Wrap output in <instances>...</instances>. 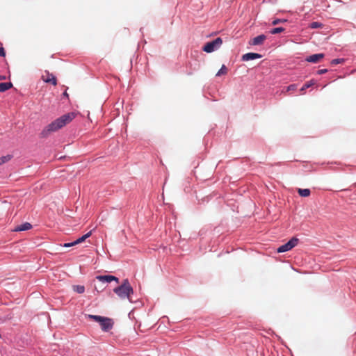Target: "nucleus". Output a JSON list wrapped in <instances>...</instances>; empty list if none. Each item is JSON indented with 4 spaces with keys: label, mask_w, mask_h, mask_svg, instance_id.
I'll return each instance as SVG.
<instances>
[{
    "label": "nucleus",
    "mask_w": 356,
    "mask_h": 356,
    "mask_svg": "<svg viewBox=\"0 0 356 356\" xmlns=\"http://www.w3.org/2000/svg\"><path fill=\"white\" fill-rule=\"evenodd\" d=\"M75 117L76 113L74 112L68 113L60 116L48 124L42 131L41 136L44 138L48 136L51 133L55 132L69 124L75 118Z\"/></svg>",
    "instance_id": "nucleus-1"
},
{
    "label": "nucleus",
    "mask_w": 356,
    "mask_h": 356,
    "mask_svg": "<svg viewBox=\"0 0 356 356\" xmlns=\"http://www.w3.org/2000/svg\"><path fill=\"white\" fill-rule=\"evenodd\" d=\"M114 292L122 299L129 298L131 293H133V289L128 280H124L123 283L114 289Z\"/></svg>",
    "instance_id": "nucleus-2"
},
{
    "label": "nucleus",
    "mask_w": 356,
    "mask_h": 356,
    "mask_svg": "<svg viewBox=\"0 0 356 356\" xmlns=\"http://www.w3.org/2000/svg\"><path fill=\"white\" fill-rule=\"evenodd\" d=\"M222 44V40L220 38H217L211 42L205 44L202 49L207 53H211L218 49Z\"/></svg>",
    "instance_id": "nucleus-3"
},
{
    "label": "nucleus",
    "mask_w": 356,
    "mask_h": 356,
    "mask_svg": "<svg viewBox=\"0 0 356 356\" xmlns=\"http://www.w3.org/2000/svg\"><path fill=\"white\" fill-rule=\"evenodd\" d=\"M298 243V239L296 237L292 238L290 241H289L286 243L280 246L277 251V252H285L290 250H291L293 248L297 245Z\"/></svg>",
    "instance_id": "nucleus-4"
},
{
    "label": "nucleus",
    "mask_w": 356,
    "mask_h": 356,
    "mask_svg": "<svg viewBox=\"0 0 356 356\" xmlns=\"http://www.w3.org/2000/svg\"><path fill=\"white\" fill-rule=\"evenodd\" d=\"M42 80L46 83H50L54 86L57 85V80L55 76L50 74L49 72H45L44 74L42 76Z\"/></svg>",
    "instance_id": "nucleus-5"
},
{
    "label": "nucleus",
    "mask_w": 356,
    "mask_h": 356,
    "mask_svg": "<svg viewBox=\"0 0 356 356\" xmlns=\"http://www.w3.org/2000/svg\"><path fill=\"white\" fill-rule=\"evenodd\" d=\"M99 323L102 330L104 331H108L113 327L111 319L108 318L103 317Z\"/></svg>",
    "instance_id": "nucleus-6"
},
{
    "label": "nucleus",
    "mask_w": 356,
    "mask_h": 356,
    "mask_svg": "<svg viewBox=\"0 0 356 356\" xmlns=\"http://www.w3.org/2000/svg\"><path fill=\"white\" fill-rule=\"evenodd\" d=\"M96 279L102 283H110L112 281L119 282V279L113 275H98Z\"/></svg>",
    "instance_id": "nucleus-7"
},
{
    "label": "nucleus",
    "mask_w": 356,
    "mask_h": 356,
    "mask_svg": "<svg viewBox=\"0 0 356 356\" xmlns=\"http://www.w3.org/2000/svg\"><path fill=\"white\" fill-rule=\"evenodd\" d=\"M266 36L264 34L259 35L249 41V44L252 46L261 45L266 40Z\"/></svg>",
    "instance_id": "nucleus-8"
},
{
    "label": "nucleus",
    "mask_w": 356,
    "mask_h": 356,
    "mask_svg": "<svg viewBox=\"0 0 356 356\" xmlns=\"http://www.w3.org/2000/svg\"><path fill=\"white\" fill-rule=\"evenodd\" d=\"M325 55L323 54H316L311 55L306 58V61L313 63H318L319 60L323 58Z\"/></svg>",
    "instance_id": "nucleus-9"
},
{
    "label": "nucleus",
    "mask_w": 356,
    "mask_h": 356,
    "mask_svg": "<svg viewBox=\"0 0 356 356\" xmlns=\"http://www.w3.org/2000/svg\"><path fill=\"white\" fill-rule=\"evenodd\" d=\"M261 55L257 53H247L242 56V60L248 61L261 58Z\"/></svg>",
    "instance_id": "nucleus-10"
},
{
    "label": "nucleus",
    "mask_w": 356,
    "mask_h": 356,
    "mask_svg": "<svg viewBox=\"0 0 356 356\" xmlns=\"http://www.w3.org/2000/svg\"><path fill=\"white\" fill-rule=\"evenodd\" d=\"M32 225L29 222H24L20 225L17 226L13 231L15 232H21V231H26L31 229Z\"/></svg>",
    "instance_id": "nucleus-11"
},
{
    "label": "nucleus",
    "mask_w": 356,
    "mask_h": 356,
    "mask_svg": "<svg viewBox=\"0 0 356 356\" xmlns=\"http://www.w3.org/2000/svg\"><path fill=\"white\" fill-rule=\"evenodd\" d=\"M13 87L10 82L0 83V92H5Z\"/></svg>",
    "instance_id": "nucleus-12"
},
{
    "label": "nucleus",
    "mask_w": 356,
    "mask_h": 356,
    "mask_svg": "<svg viewBox=\"0 0 356 356\" xmlns=\"http://www.w3.org/2000/svg\"><path fill=\"white\" fill-rule=\"evenodd\" d=\"M298 193L301 197H309L310 195V190L307 188H298Z\"/></svg>",
    "instance_id": "nucleus-13"
},
{
    "label": "nucleus",
    "mask_w": 356,
    "mask_h": 356,
    "mask_svg": "<svg viewBox=\"0 0 356 356\" xmlns=\"http://www.w3.org/2000/svg\"><path fill=\"white\" fill-rule=\"evenodd\" d=\"M92 234V232H88L87 234H84L83 236H82L81 237H79V238H77L76 241H75V243L77 244H79L83 241H85L88 238H89Z\"/></svg>",
    "instance_id": "nucleus-14"
},
{
    "label": "nucleus",
    "mask_w": 356,
    "mask_h": 356,
    "mask_svg": "<svg viewBox=\"0 0 356 356\" xmlns=\"http://www.w3.org/2000/svg\"><path fill=\"white\" fill-rule=\"evenodd\" d=\"M74 291L81 294L85 291V287L83 285H74L72 286Z\"/></svg>",
    "instance_id": "nucleus-15"
},
{
    "label": "nucleus",
    "mask_w": 356,
    "mask_h": 356,
    "mask_svg": "<svg viewBox=\"0 0 356 356\" xmlns=\"http://www.w3.org/2000/svg\"><path fill=\"white\" fill-rule=\"evenodd\" d=\"M227 73V68L225 65H222L221 68L217 72L216 76H220L221 75H225Z\"/></svg>",
    "instance_id": "nucleus-16"
},
{
    "label": "nucleus",
    "mask_w": 356,
    "mask_h": 356,
    "mask_svg": "<svg viewBox=\"0 0 356 356\" xmlns=\"http://www.w3.org/2000/svg\"><path fill=\"white\" fill-rule=\"evenodd\" d=\"M315 84V81L314 80H311L309 82L306 83L300 89L301 91H305L307 88L311 87L312 86Z\"/></svg>",
    "instance_id": "nucleus-17"
},
{
    "label": "nucleus",
    "mask_w": 356,
    "mask_h": 356,
    "mask_svg": "<svg viewBox=\"0 0 356 356\" xmlns=\"http://www.w3.org/2000/svg\"><path fill=\"white\" fill-rule=\"evenodd\" d=\"M323 26L322 23L318 22H314L310 24L309 27L311 29H318L322 28Z\"/></svg>",
    "instance_id": "nucleus-18"
},
{
    "label": "nucleus",
    "mask_w": 356,
    "mask_h": 356,
    "mask_svg": "<svg viewBox=\"0 0 356 356\" xmlns=\"http://www.w3.org/2000/svg\"><path fill=\"white\" fill-rule=\"evenodd\" d=\"M10 159H11V156H10V155H6V156L0 157V165L9 161Z\"/></svg>",
    "instance_id": "nucleus-19"
},
{
    "label": "nucleus",
    "mask_w": 356,
    "mask_h": 356,
    "mask_svg": "<svg viewBox=\"0 0 356 356\" xmlns=\"http://www.w3.org/2000/svg\"><path fill=\"white\" fill-rule=\"evenodd\" d=\"M284 31V29L282 28V27H277V28H274L273 29H271L270 31V33L271 34H277V33H280L281 32H283Z\"/></svg>",
    "instance_id": "nucleus-20"
},
{
    "label": "nucleus",
    "mask_w": 356,
    "mask_h": 356,
    "mask_svg": "<svg viewBox=\"0 0 356 356\" xmlns=\"http://www.w3.org/2000/svg\"><path fill=\"white\" fill-rule=\"evenodd\" d=\"M88 318L92 319L99 323L101 321V320H102V318H103V316H101L91 315V314H89L88 316Z\"/></svg>",
    "instance_id": "nucleus-21"
},
{
    "label": "nucleus",
    "mask_w": 356,
    "mask_h": 356,
    "mask_svg": "<svg viewBox=\"0 0 356 356\" xmlns=\"http://www.w3.org/2000/svg\"><path fill=\"white\" fill-rule=\"evenodd\" d=\"M286 19H275L272 22L273 25H277L280 23L286 22Z\"/></svg>",
    "instance_id": "nucleus-22"
},
{
    "label": "nucleus",
    "mask_w": 356,
    "mask_h": 356,
    "mask_svg": "<svg viewBox=\"0 0 356 356\" xmlns=\"http://www.w3.org/2000/svg\"><path fill=\"white\" fill-rule=\"evenodd\" d=\"M343 59H340V58H337V59H334L331 61V64L332 65H337V64H339V63H341L343 62Z\"/></svg>",
    "instance_id": "nucleus-23"
},
{
    "label": "nucleus",
    "mask_w": 356,
    "mask_h": 356,
    "mask_svg": "<svg viewBox=\"0 0 356 356\" xmlns=\"http://www.w3.org/2000/svg\"><path fill=\"white\" fill-rule=\"evenodd\" d=\"M296 89V85L292 84L287 87V91L295 90Z\"/></svg>",
    "instance_id": "nucleus-24"
},
{
    "label": "nucleus",
    "mask_w": 356,
    "mask_h": 356,
    "mask_svg": "<svg viewBox=\"0 0 356 356\" xmlns=\"http://www.w3.org/2000/svg\"><path fill=\"white\" fill-rule=\"evenodd\" d=\"M76 245V243H75V241L74 242H72V243H66L63 245L64 247H66V248H69V247H72V246H74Z\"/></svg>",
    "instance_id": "nucleus-25"
},
{
    "label": "nucleus",
    "mask_w": 356,
    "mask_h": 356,
    "mask_svg": "<svg viewBox=\"0 0 356 356\" xmlns=\"http://www.w3.org/2000/svg\"><path fill=\"white\" fill-rule=\"evenodd\" d=\"M6 56L5 50L3 47H0V56L4 57Z\"/></svg>",
    "instance_id": "nucleus-26"
},
{
    "label": "nucleus",
    "mask_w": 356,
    "mask_h": 356,
    "mask_svg": "<svg viewBox=\"0 0 356 356\" xmlns=\"http://www.w3.org/2000/svg\"><path fill=\"white\" fill-rule=\"evenodd\" d=\"M327 72V69H321V70H319L317 73L318 74H323L326 73Z\"/></svg>",
    "instance_id": "nucleus-27"
},
{
    "label": "nucleus",
    "mask_w": 356,
    "mask_h": 356,
    "mask_svg": "<svg viewBox=\"0 0 356 356\" xmlns=\"http://www.w3.org/2000/svg\"><path fill=\"white\" fill-rule=\"evenodd\" d=\"M6 79V78H5V76H0V80H3V79Z\"/></svg>",
    "instance_id": "nucleus-28"
},
{
    "label": "nucleus",
    "mask_w": 356,
    "mask_h": 356,
    "mask_svg": "<svg viewBox=\"0 0 356 356\" xmlns=\"http://www.w3.org/2000/svg\"><path fill=\"white\" fill-rule=\"evenodd\" d=\"M95 289L99 292V291H98V289H97V286H95Z\"/></svg>",
    "instance_id": "nucleus-29"
}]
</instances>
